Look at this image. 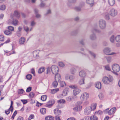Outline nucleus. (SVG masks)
<instances>
[{"mask_svg": "<svg viewBox=\"0 0 120 120\" xmlns=\"http://www.w3.org/2000/svg\"><path fill=\"white\" fill-rule=\"evenodd\" d=\"M117 14V10L114 8H112L110 10L109 13L108 11L107 10L105 11L104 14L106 19L107 20H109V15L112 16L114 17Z\"/></svg>", "mask_w": 120, "mask_h": 120, "instance_id": "obj_1", "label": "nucleus"}, {"mask_svg": "<svg viewBox=\"0 0 120 120\" xmlns=\"http://www.w3.org/2000/svg\"><path fill=\"white\" fill-rule=\"evenodd\" d=\"M114 80L113 77L111 75L104 76L102 79V81L104 84L109 85L112 83Z\"/></svg>", "mask_w": 120, "mask_h": 120, "instance_id": "obj_2", "label": "nucleus"}, {"mask_svg": "<svg viewBox=\"0 0 120 120\" xmlns=\"http://www.w3.org/2000/svg\"><path fill=\"white\" fill-rule=\"evenodd\" d=\"M112 72L114 73H116L117 75L118 74L116 73L119 72L120 70V67L119 65L117 64H114L112 65Z\"/></svg>", "mask_w": 120, "mask_h": 120, "instance_id": "obj_3", "label": "nucleus"}, {"mask_svg": "<svg viewBox=\"0 0 120 120\" xmlns=\"http://www.w3.org/2000/svg\"><path fill=\"white\" fill-rule=\"evenodd\" d=\"M112 51L111 49L110 48L106 47L104 48L103 50V52L104 54L108 55H116L117 53L113 52L111 53L110 52Z\"/></svg>", "mask_w": 120, "mask_h": 120, "instance_id": "obj_4", "label": "nucleus"}, {"mask_svg": "<svg viewBox=\"0 0 120 120\" xmlns=\"http://www.w3.org/2000/svg\"><path fill=\"white\" fill-rule=\"evenodd\" d=\"M98 26L99 28L102 30L105 29L106 28V24L105 21L101 19L98 21Z\"/></svg>", "mask_w": 120, "mask_h": 120, "instance_id": "obj_5", "label": "nucleus"}, {"mask_svg": "<svg viewBox=\"0 0 120 120\" xmlns=\"http://www.w3.org/2000/svg\"><path fill=\"white\" fill-rule=\"evenodd\" d=\"M89 97V94L86 92L82 93L80 97V99L82 101H83L87 100Z\"/></svg>", "mask_w": 120, "mask_h": 120, "instance_id": "obj_6", "label": "nucleus"}, {"mask_svg": "<svg viewBox=\"0 0 120 120\" xmlns=\"http://www.w3.org/2000/svg\"><path fill=\"white\" fill-rule=\"evenodd\" d=\"M109 109L108 108L105 110L104 111L106 113L107 112L108 114L110 115H111L114 114L116 110L115 107L112 108L109 110Z\"/></svg>", "mask_w": 120, "mask_h": 120, "instance_id": "obj_7", "label": "nucleus"}, {"mask_svg": "<svg viewBox=\"0 0 120 120\" xmlns=\"http://www.w3.org/2000/svg\"><path fill=\"white\" fill-rule=\"evenodd\" d=\"M51 71L52 73L54 74H56L58 73L59 68L57 66L52 65L51 67Z\"/></svg>", "mask_w": 120, "mask_h": 120, "instance_id": "obj_8", "label": "nucleus"}, {"mask_svg": "<svg viewBox=\"0 0 120 120\" xmlns=\"http://www.w3.org/2000/svg\"><path fill=\"white\" fill-rule=\"evenodd\" d=\"M65 78L66 80H69L70 81L72 82L75 79V77L74 75L67 74L65 75Z\"/></svg>", "mask_w": 120, "mask_h": 120, "instance_id": "obj_9", "label": "nucleus"}, {"mask_svg": "<svg viewBox=\"0 0 120 120\" xmlns=\"http://www.w3.org/2000/svg\"><path fill=\"white\" fill-rule=\"evenodd\" d=\"M92 110L90 106L87 107L84 110V114L86 115H88L90 113Z\"/></svg>", "mask_w": 120, "mask_h": 120, "instance_id": "obj_10", "label": "nucleus"}, {"mask_svg": "<svg viewBox=\"0 0 120 120\" xmlns=\"http://www.w3.org/2000/svg\"><path fill=\"white\" fill-rule=\"evenodd\" d=\"M8 23H11L14 26H16L18 24V21L15 19H13L12 21L11 19H9L8 21Z\"/></svg>", "mask_w": 120, "mask_h": 120, "instance_id": "obj_11", "label": "nucleus"}, {"mask_svg": "<svg viewBox=\"0 0 120 120\" xmlns=\"http://www.w3.org/2000/svg\"><path fill=\"white\" fill-rule=\"evenodd\" d=\"M86 74L85 71L83 70L80 71L79 73V77L82 78H84L86 76Z\"/></svg>", "mask_w": 120, "mask_h": 120, "instance_id": "obj_12", "label": "nucleus"}, {"mask_svg": "<svg viewBox=\"0 0 120 120\" xmlns=\"http://www.w3.org/2000/svg\"><path fill=\"white\" fill-rule=\"evenodd\" d=\"M81 91L77 87L73 90V94L74 95L76 96L80 93Z\"/></svg>", "mask_w": 120, "mask_h": 120, "instance_id": "obj_13", "label": "nucleus"}, {"mask_svg": "<svg viewBox=\"0 0 120 120\" xmlns=\"http://www.w3.org/2000/svg\"><path fill=\"white\" fill-rule=\"evenodd\" d=\"M68 2L67 3V6L69 7L71 6V3H74L76 2L77 0H67Z\"/></svg>", "mask_w": 120, "mask_h": 120, "instance_id": "obj_14", "label": "nucleus"}, {"mask_svg": "<svg viewBox=\"0 0 120 120\" xmlns=\"http://www.w3.org/2000/svg\"><path fill=\"white\" fill-rule=\"evenodd\" d=\"M55 80L56 81H58V82H60L61 80V77L60 75L58 73L55 74Z\"/></svg>", "mask_w": 120, "mask_h": 120, "instance_id": "obj_15", "label": "nucleus"}, {"mask_svg": "<svg viewBox=\"0 0 120 120\" xmlns=\"http://www.w3.org/2000/svg\"><path fill=\"white\" fill-rule=\"evenodd\" d=\"M86 2L91 7L93 6L94 4V0H86Z\"/></svg>", "mask_w": 120, "mask_h": 120, "instance_id": "obj_16", "label": "nucleus"}, {"mask_svg": "<svg viewBox=\"0 0 120 120\" xmlns=\"http://www.w3.org/2000/svg\"><path fill=\"white\" fill-rule=\"evenodd\" d=\"M69 89L67 88H65L63 90L62 93L64 96L67 95L69 92Z\"/></svg>", "mask_w": 120, "mask_h": 120, "instance_id": "obj_17", "label": "nucleus"}, {"mask_svg": "<svg viewBox=\"0 0 120 120\" xmlns=\"http://www.w3.org/2000/svg\"><path fill=\"white\" fill-rule=\"evenodd\" d=\"M23 28L24 30L27 33H28L29 31H30L33 30L32 27H30L29 28L27 26H24Z\"/></svg>", "mask_w": 120, "mask_h": 120, "instance_id": "obj_18", "label": "nucleus"}, {"mask_svg": "<svg viewBox=\"0 0 120 120\" xmlns=\"http://www.w3.org/2000/svg\"><path fill=\"white\" fill-rule=\"evenodd\" d=\"M95 87L98 89H100L101 88V83L99 82H96L95 84Z\"/></svg>", "mask_w": 120, "mask_h": 120, "instance_id": "obj_19", "label": "nucleus"}, {"mask_svg": "<svg viewBox=\"0 0 120 120\" xmlns=\"http://www.w3.org/2000/svg\"><path fill=\"white\" fill-rule=\"evenodd\" d=\"M84 55H86V53L87 52H88L89 53H90V54H91V55L94 58H95L96 57V55L95 54H94L93 52H92L90 51H87L86 50H85L84 51Z\"/></svg>", "mask_w": 120, "mask_h": 120, "instance_id": "obj_20", "label": "nucleus"}, {"mask_svg": "<svg viewBox=\"0 0 120 120\" xmlns=\"http://www.w3.org/2000/svg\"><path fill=\"white\" fill-rule=\"evenodd\" d=\"M85 80L84 78L80 79L78 81L79 84L80 85L84 84H85Z\"/></svg>", "mask_w": 120, "mask_h": 120, "instance_id": "obj_21", "label": "nucleus"}, {"mask_svg": "<svg viewBox=\"0 0 120 120\" xmlns=\"http://www.w3.org/2000/svg\"><path fill=\"white\" fill-rule=\"evenodd\" d=\"M54 113L57 116L60 115L61 114V111L58 109H55L54 110Z\"/></svg>", "mask_w": 120, "mask_h": 120, "instance_id": "obj_22", "label": "nucleus"}, {"mask_svg": "<svg viewBox=\"0 0 120 120\" xmlns=\"http://www.w3.org/2000/svg\"><path fill=\"white\" fill-rule=\"evenodd\" d=\"M36 24V22L34 20H33L30 22V27H32V30L33 29V27L35 26Z\"/></svg>", "mask_w": 120, "mask_h": 120, "instance_id": "obj_23", "label": "nucleus"}, {"mask_svg": "<svg viewBox=\"0 0 120 120\" xmlns=\"http://www.w3.org/2000/svg\"><path fill=\"white\" fill-rule=\"evenodd\" d=\"M25 41V39L24 37H22L19 40V43L20 44H23Z\"/></svg>", "mask_w": 120, "mask_h": 120, "instance_id": "obj_24", "label": "nucleus"}, {"mask_svg": "<svg viewBox=\"0 0 120 120\" xmlns=\"http://www.w3.org/2000/svg\"><path fill=\"white\" fill-rule=\"evenodd\" d=\"M59 91V89L58 88L55 89L51 90V93L52 94H54L57 92Z\"/></svg>", "mask_w": 120, "mask_h": 120, "instance_id": "obj_25", "label": "nucleus"}, {"mask_svg": "<svg viewBox=\"0 0 120 120\" xmlns=\"http://www.w3.org/2000/svg\"><path fill=\"white\" fill-rule=\"evenodd\" d=\"M14 15L16 17L19 18L20 16V14L17 11H15L14 13Z\"/></svg>", "mask_w": 120, "mask_h": 120, "instance_id": "obj_26", "label": "nucleus"}, {"mask_svg": "<svg viewBox=\"0 0 120 120\" xmlns=\"http://www.w3.org/2000/svg\"><path fill=\"white\" fill-rule=\"evenodd\" d=\"M108 3L111 6H113L115 4V0H108Z\"/></svg>", "mask_w": 120, "mask_h": 120, "instance_id": "obj_27", "label": "nucleus"}, {"mask_svg": "<svg viewBox=\"0 0 120 120\" xmlns=\"http://www.w3.org/2000/svg\"><path fill=\"white\" fill-rule=\"evenodd\" d=\"M96 105L97 104L96 103H93L91 105V106H90L91 108V110H93L95 109L96 108Z\"/></svg>", "mask_w": 120, "mask_h": 120, "instance_id": "obj_28", "label": "nucleus"}, {"mask_svg": "<svg viewBox=\"0 0 120 120\" xmlns=\"http://www.w3.org/2000/svg\"><path fill=\"white\" fill-rule=\"evenodd\" d=\"M39 52V51L38 50H36L34 51L33 52L34 56L35 57L38 56V54Z\"/></svg>", "mask_w": 120, "mask_h": 120, "instance_id": "obj_29", "label": "nucleus"}, {"mask_svg": "<svg viewBox=\"0 0 120 120\" xmlns=\"http://www.w3.org/2000/svg\"><path fill=\"white\" fill-rule=\"evenodd\" d=\"M40 111L41 114H44L46 113V109L45 108H42L40 109Z\"/></svg>", "mask_w": 120, "mask_h": 120, "instance_id": "obj_30", "label": "nucleus"}, {"mask_svg": "<svg viewBox=\"0 0 120 120\" xmlns=\"http://www.w3.org/2000/svg\"><path fill=\"white\" fill-rule=\"evenodd\" d=\"M4 33L7 35H11L12 34V32L8 30H5L4 32Z\"/></svg>", "mask_w": 120, "mask_h": 120, "instance_id": "obj_31", "label": "nucleus"}, {"mask_svg": "<svg viewBox=\"0 0 120 120\" xmlns=\"http://www.w3.org/2000/svg\"><path fill=\"white\" fill-rule=\"evenodd\" d=\"M46 120H53V117L51 116H49L46 117L45 118Z\"/></svg>", "mask_w": 120, "mask_h": 120, "instance_id": "obj_32", "label": "nucleus"}, {"mask_svg": "<svg viewBox=\"0 0 120 120\" xmlns=\"http://www.w3.org/2000/svg\"><path fill=\"white\" fill-rule=\"evenodd\" d=\"M45 68L44 67H42L39 68L38 72L39 73H41L45 71Z\"/></svg>", "mask_w": 120, "mask_h": 120, "instance_id": "obj_33", "label": "nucleus"}, {"mask_svg": "<svg viewBox=\"0 0 120 120\" xmlns=\"http://www.w3.org/2000/svg\"><path fill=\"white\" fill-rule=\"evenodd\" d=\"M52 102V101H49L48 102V103L46 105L48 107H51L52 105L54 103V102L53 101H52V103L51 104H49V103H51Z\"/></svg>", "mask_w": 120, "mask_h": 120, "instance_id": "obj_34", "label": "nucleus"}, {"mask_svg": "<svg viewBox=\"0 0 120 120\" xmlns=\"http://www.w3.org/2000/svg\"><path fill=\"white\" fill-rule=\"evenodd\" d=\"M65 101L64 99H61L58 101V103L59 104H64L65 103Z\"/></svg>", "mask_w": 120, "mask_h": 120, "instance_id": "obj_35", "label": "nucleus"}, {"mask_svg": "<svg viewBox=\"0 0 120 120\" xmlns=\"http://www.w3.org/2000/svg\"><path fill=\"white\" fill-rule=\"evenodd\" d=\"M47 96L46 95H43L41 96V99L43 101H45L47 99Z\"/></svg>", "mask_w": 120, "mask_h": 120, "instance_id": "obj_36", "label": "nucleus"}, {"mask_svg": "<svg viewBox=\"0 0 120 120\" xmlns=\"http://www.w3.org/2000/svg\"><path fill=\"white\" fill-rule=\"evenodd\" d=\"M90 38L92 40H94L96 39V36L95 34H93L90 35Z\"/></svg>", "mask_w": 120, "mask_h": 120, "instance_id": "obj_37", "label": "nucleus"}, {"mask_svg": "<svg viewBox=\"0 0 120 120\" xmlns=\"http://www.w3.org/2000/svg\"><path fill=\"white\" fill-rule=\"evenodd\" d=\"M76 70L74 68H72L70 70V72L72 74H74L76 72Z\"/></svg>", "mask_w": 120, "mask_h": 120, "instance_id": "obj_38", "label": "nucleus"}, {"mask_svg": "<svg viewBox=\"0 0 120 120\" xmlns=\"http://www.w3.org/2000/svg\"><path fill=\"white\" fill-rule=\"evenodd\" d=\"M50 70H51V68L49 67H47L46 69V74H50L51 72Z\"/></svg>", "mask_w": 120, "mask_h": 120, "instance_id": "obj_39", "label": "nucleus"}, {"mask_svg": "<svg viewBox=\"0 0 120 120\" xmlns=\"http://www.w3.org/2000/svg\"><path fill=\"white\" fill-rule=\"evenodd\" d=\"M90 119L91 120H98V118L96 116L94 115L90 117Z\"/></svg>", "mask_w": 120, "mask_h": 120, "instance_id": "obj_40", "label": "nucleus"}, {"mask_svg": "<svg viewBox=\"0 0 120 120\" xmlns=\"http://www.w3.org/2000/svg\"><path fill=\"white\" fill-rule=\"evenodd\" d=\"M52 86L54 87H56L58 85V84L57 81H55L53 82Z\"/></svg>", "mask_w": 120, "mask_h": 120, "instance_id": "obj_41", "label": "nucleus"}, {"mask_svg": "<svg viewBox=\"0 0 120 120\" xmlns=\"http://www.w3.org/2000/svg\"><path fill=\"white\" fill-rule=\"evenodd\" d=\"M105 58L108 63L112 61V58L111 57L106 56Z\"/></svg>", "mask_w": 120, "mask_h": 120, "instance_id": "obj_42", "label": "nucleus"}, {"mask_svg": "<svg viewBox=\"0 0 120 120\" xmlns=\"http://www.w3.org/2000/svg\"><path fill=\"white\" fill-rule=\"evenodd\" d=\"M98 96L100 99L102 100L103 98L104 95L103 93L101 92L99 93L98 95Z\"/></svg>", "mask_w": 120, "mask_h": 120, "instance_id": "obj_43", "label": "nucleus"}, {"mask_svg": "<svg viewBox=\"0 0 120 120\" xmlns=\"http://www.w3.org/2000/svg\"><path fill=\"white\" fill-rule=\"evenodd\" d=\"M58 65L60 67H63L65 66V64L62 62H59Z\"/></svg>", "mask_w": 120, "mask_h": 120, "instance_id": "obj_44", "label": "nucleus"}, {"mask_svg": "<svg viewBox=\"0 0 120 120\" xmlns=\"http://www.w3.org/2000/svg\"><path fill=\"white\" fill-rule=\"evenodd\" d=\"M102 112L101 110H99L98 111H96L95 112V114L97 115H101L102 114Z\"/></svg>", "mask_w": 120, "mask_h": 120, "instance_id": "obj_45", "label": "nucleus"}, {"mask_svg": "<svg viewBox=\"0 0 120 120\" xmlns=\"http://www.w3.org/2000/svg\"><path fill=\"white\" fill-rule=\"evenodd\" d=\"M115 39L117 42H120V35H118L115 38Z\"/></svg>", "mask_w": 120, "mask_h": 120, "instance_id": "obj_46", "label": "nucleus"}, {"mask_svg": "<svg viewBox=\"0 0 120 120\" xmlns=\"http://www.w3.org/2000/svg\"><path fill=\"white\" fill-rule=\"evenodd\" d=\"M92 32L93 33H99L100 31L99 30L96 29L95 28L93 29L92 30Z\"/></svg>", "mask_w": 120, "mask_h": 120, "instance_id": "obj_47", "label": "nucleus"}, {"mask_svg": "<svg viewBox=\"0 0 120 120\" xmlns=\"http://www.w3.org/2000/svg\"><path fill=\"white\" fill-rule=\"evenodd\" d=\"M6 8V6L5 5H2L0 6V10H4Z\"/></svg>", "mask_w": 120, "mask_h": 120, "instance_id": "obj_48", "label": "nucleus"}, {"mask_svg": "<svg viewBox=\"0 0 120 120\" xmlns=\"http://www.w3.org/2000/svg\"><path fill=\"white\" fill-rule=\"evenodd\" d=\"M60 86L61 87H63L64 86H65L66 84L64 81H61L60 82Z\"/></svg>", "mask_w": 120, "mask_h": 120, "instance_id": "obj_49", "label": "nucleus"}, {"mask_svg": "<svg viewBox=\"0 0 120 120\" xmlns=\"http://www.w3.org/2000/svg\"><path fill=\"white\" fill-rule=\"evenodd\" d=\"M41 3L40 4V6L41 8H44L45 5V3L43 2V1H41Z\"/></svg>", "mask_w": 120, "mask_h": 120, "instance_id": "obj_50", "label": "nucleus"}, {"mask_svg": "<svg viewBox=\"0 0 120 120\" xmlns=\"http://www.w3.org/2000/svg\"><path fill=\"white\" fill-rule=\"evenodd\" d=\"M64 96L63 95L62 93L58 94L57 96V98L59 99L61 98H63Z\"/></svg>", "mask_w": 120, "mask_h": 120, "instance_id": "obj_51", "label": "nucleus"}, {"mask_svg": "<svg viewBox=\"0 0 120 120\" xmlns=\"http://www.w3.org/2000/svg\"><path fill=\"white\" fill-rule=\"evenodd\" d=\"M8 30H10V31H13L14 30V27L12 26H9L8 27Z\"/></svg>", "mask_w": 120, "mask_h": 120, "instance_id": "obj_52", "label": "nucleus"}, {"mask_svg": "<svg viewBox=\"0 0 120 120\" xmlns=\"http://www.w3.org/2000/svg\"><path fill=\"white\" fill-rule=\"evenodd\" d=\"M105 69L108 71H110L111 68H110L109 66V65H107L105 66Z\"/></svg>", "mask_w": 120, "mask_h": 120, "instance_id": "obj_53", "label": "nucleus"}, {"mask_svg": "<svg viewBox=\"0 0 120 120\" xmlns=\"http://www.w3.org/2000/svg\"><path fill=\"white\" fill-rule=\"evenodd\" d=\"M74 9L77 11H80L81 10V7L78 6L74 8Z\"/></svg>", "mask_w": 120, "mask_h": 120, "instance_id": "obj_54", "label": "nucleus"}, {"mask_svg": "<svg viewBox=\"0 0 120 120\" xmlns=\"http://www.w3.org/2000/svg\"><path fill=\"white\" fill-rule=\"evenodd\" d=\"M115 37L114 35L112 36L110 38V40L112 42H113L115 40Z\"/></svg>", "mask_w": 120, "mask_h": 120, "instance_id": "obj_55", "label": "nucleus"}, {"mask_svg": "<svg viewBox=\"0 0 120 120\" xmlns=\"http://www.w3.org/2000/svg\"><path fill=\"white\" fill-rule=\"evenodd\" d=\"M34 94L33 92L30 93L29 95V97L31 98H32L34 97Z\"/></svg>", "mask_w": 120, "mask_h": 120, "instance_id": "obj_56", "label": "nucleus"}, {"mask_svg": "<svg viewBox=\"0 0 120 120\" xmlns=\"http://www.w3.org/2000/svg\"><path fill=\"white\" fill-rule=\"evenodd\" d=\"M21 101L22 102L23 104H26L28 102L27 100L26 99H21Z\"/></svg>", "mask_w": 120, "mask_h": 120, "instance_id": "obj_57", "label": "nucleus"}, {"mask_svg": "<svg viewBox=\"0 0 120 120\" xmlns=\"http://www.w3.org/2000/svg\"><path fill=\"white\" fill-rule=\"evenodd\" d=\"M17 113V111L16 110H15L14 112V113L13 115L11 116V118L13 119H14Z\"/></svg>", "mask_w": 120, "mask_h": 120, "instance_id": "obj_58", "label": "nucleus"}, {"mask_svg": "<svg viewBox=\"0 0 120 120\" xmlns=\"http://www.w3.org/2000/svg\"><path fill=\"white\" fill-rule=\"evenodd\" d=\"M10 108L9 109L7 110H6L5 111V113L7 115H8L9 113L10 112Z\"/></svg>", "mask_w": 120, "mask_h": 120, "instance_id": "obj_59", "label": "nucleus"}, {"mask_svg": "<svg viewBox=\"0 0 120 120\" xmlns=\"http://www.w3.org/2000/svg\"><path fill=\"white\" fill-rule=\"evenodd\" d=\"M24 92V91L22 89H21L19 90L18 91V93L19 94H22Z\"/></svg>", "mask_w": 120, "mask_h": 120, "instance_id": "obj_60", "label": "nucleus"}, {"mask_svg": "<svg viewBox=\"0 0 120 120\" xmlns=\"http://www.w3.org/2000/svg\"><path fill=\"white\" fill-rule=\"evenodd\" d=\"M27 79L28 80L32 78V75H28L26 76Z\"/></svg>", "mask_w": 120, "mask_h": 120, "instance_id": "obj_61", "label": "nucleus"}, {"mask_svg": "<svg viewBox=\"0 0 120 120\" xmlns=\"http://www.w3.org/2000/svg\"><path fill=\"white\" fill-rule=\"evenodd\" d=\"M34 116L33 115H31L29 116L28 118V120H31L32 119H34Z\"/></svg>", "mask_w": 120, "mask_h": 120, "instance_id": "obj_62", "label": "nucleus"}, {"mask_svg": "<svg viewBox=\"0 0 120 120\" xmlns=\"http://www.w3.org/2000/svg\"><path fill=\"white\" fill-rule=\"evenodd\" d=\"M69 87L71 89H74V90L77 87L75 85H72L70 86Z\"/></svg>", "mask_w": 120, "mask_h": 120, "instance_id": "obj_63", "label": "nucleus"}, {"mask_svg": "<svg viewBox=\"0 0 120 120\" xmlns=\"http://www.w3.org/2000/svg\"><path fill=\"white\" fill-rule=\"evenodd\" d=\"M4 40V36L3 35H0V41H3Z\"/></svg>", "mask_w": 120, "mask_h": 120, "instance_id": "obj_64", "label": "nucleus"}]
</instances>
